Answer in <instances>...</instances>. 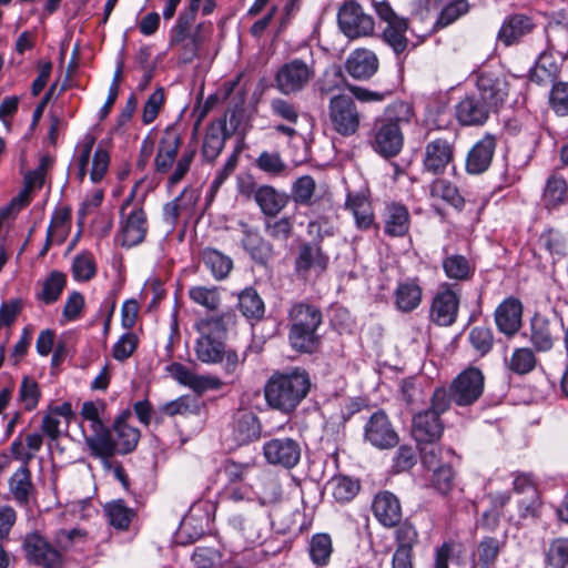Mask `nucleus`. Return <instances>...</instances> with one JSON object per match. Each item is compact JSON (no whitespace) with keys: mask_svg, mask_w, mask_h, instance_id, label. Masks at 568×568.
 I'll return each mask as SVG.
<instances>
[{"mask_svg":"<svg viewBox=\"0 0 568 568\" xmlns=\"http://www.w3.org/2000/svg\"><path fill=\"white\" fill-rule=\"evenodd\" d=\"M337 23L345 37L351 40L373 34L374 19L356 1H346L337 12Z\"/></svg>","mask_w":568,"mask_h":568,"instance_id":"obj_9","label":"nucleus"},{"mask_svg":"<svg viewBox=\"0 0 568 568\" xmlns=\"http://www.w3.org/2000/svg\"><path fill=\"white\" fill-rule=\"evenodd\" d=\"M248 464H241L233 459H226L220 465L216 471V481L221 484L222 488L242 484L248 473Z\"/></svg>","mask_w":568,"mask_h":568,"instance_id":"obj_43","label":"nucleus"},{"mask_svg":"<svg viewBox=\"0 0 568 568\" xmlns=\"http://www.w3.org/2000/svg\"><path fill=\"white\" fill-rule=\"evenodd\" d=\"M69 221L70 211L68 209H59L54 211L47 231L45 245L42 254L47 252L48 247L53 243L55 237H58L59 242L64 241Z\"/></svg>","mask_w":568,"mask_h":568,"instance_id":"obj_51","label":"nucleus"},{"mask_svg":"<svg viewBox=\"0 0 568 568\" xmlns=\"http://www.w3.org/2000/svg\"><path fill=\"white\" fill-rule=\"evenodd\" d=\"M22 548L29 564L41 568H62V550L54 547L45 537L37 531L27 534Z\"/></svg>","mask_w":568,"mask_h":568,"instance_id":"obj_10","label":"nucleus"},{"mask_svg":"<svg viewBox=\"0 0 568 568\" xmlns=\"http://www.w3.org/2000/svg\"><path fill=\"white\" fill-rule=\"evenodd\" d=\"M445 275L455 281H468L475 272L470 261L462 254L446 255L442 262Z\"/></svg>","mask_w":568,"mask_h":568,"instance_id":"obj_41","label":"nucleus"},{"mask_svg":"<svg viewBox=\"0 0 568 568\" xmlns=\"http://www.w3.org/2000/svg\"><path fill=\"white\" fill-rule=\"evenodd\" d=\"M468 10L469 4L466 0H454L443 8L435 26L445 28L466 14Z\"/></svg>","mask_w":568,"mask_h":568,"instance_id":"obj_62","label":"nucleus"},{"mask_svg":"<svg viewBox=\"0 0 568 568\" xmlns=\"http://www.w3.org/2000/svg\"><path fill=\"white\" fill-rule=\"evenodd\" d=\"M478 95L497 111L507 100L509 83L503 74L481 72L477 78Z\"/></svg>","mask_w":568,"mask_h":568,"instance_id":"obj_18","label":"nucleus"},{"mask_svg":"<svg viewBox=\"0 0 568 568\" xmlns=\"http://www.w3.org/2000/svg\"><path fill=\"white\" fill-rule=\"evenodd\" d=\"M241 226L243 248L255 262L265 264L273 255V245L260 234L257 229L251 227L246 223H241Z\"/></svg>","mask_w":568,"mask_h":568,"instance_id":"obj_27","label":"nucleus"},{"mask_svg":"<svg viewBox=\"0 0 568 568\" xmlns=\"http://www.w3.org/2000/svg\"><path fill=\"white\" fill-rule=\"evenodd\" d=\"M568 200V184L558 172H552L547 181L542 193V201L548 209L562 205Z\"/></svg>","mask_w":568,"mask_h":568,"instance_id":"obj_38","label":"nucleus"},{"mask_svg":"<svg viewBox=\"0 0 568 568\" xmlns=\"http://www.w3.org/2000/svg\"><path fill=\"white\" fill-rule=\"evenodd\" d=\"M448 397L445 387H436L429 399V407L413 416L412 434L419 444H434L443 435L444 423L442 415L448 407Z\"/></svg>","mask_w":568,"mask_h":568,"instance_id":"obj_4","label":"nucleus"},{"mask_svg":"<svg viewBox=\"0 0 568 568\" xmlns=\"http://www.w3.org/2000/svg\"><path fill=\"white\" fill-rule=\"evenodd\" d=\"M231 136L226 126V116L212 121L206 129L202 145V155L213 162L224 149L225 141Z\"/></svg>","mask_w":568,"mask_h":568,"instance_id":"obj_26","label":"nucleus"},{"mask_svg":"<svg viewBox=\"0 0 568 568\" xmlns=\"http://www.w3.org/2000/svg\"><path fill=\"white\" fill-rule=\"evenodd\" d=\"M182 139L175 129H166L160 140L158 153L154 160L158 173L168 172L178 155Z\"/></svg>","mask_w":568,"mask_h":568,"instance_id":"obj_28","label":"nucleus"},{"mask_svg":"<svg viewBox=\"0 0 568 568\" xmlns=\"http://www.w3.org/2000/svg\"><path fill=\"white\" fill-rule=\"evenodd\" d=\"M546 560L552 568H566L568 566V538L554 539L549 545Z\"/></svg>","mask_w":568,"mask_h":568,"instance_id":"obj_61","label":"nucleus"},{"mask_svg":"<svg viewBox=\"0 0 568 568\" xmlns=\"http://www.w3.org/2000/svg\"><path fill=\"white\" fill-rule=\"evenodd\" d=\"M149 223L142 203L132 206L128 213L120 214L118 239L122 246L133 247L141 244L148 234Z\"/></svg>","mask_w":568,"mask_h":568,"instance_id":"obj_13","label":"nucleus"},{"mask_svg":"<svg viewBox=\"0 0 568 568\" xmlns=\"http://www.w3.org/2000/svg\"><path fill=\"white\" fill-rule=\"evenodd\" d=\"M9 491L19 505L27 506L29 504L36 493L29 466L21 465L13 473L9 479Z\"/></svg>","mask_w":568,"mask_h":568,"instance_id":"obj_32","label":"nucleus"},{"mask_svg":"<svg viewBox=\"0 0 568 568\" xmlns=\"http://www.w3.org/2000/svg\"><path fill=\"white\" fill-rule=\"evenodd\" d=\"M468 341L479 356H485L493 348L494 334L489 327L475 326L468 334Z\"/></svg>","mask_w":568,"mask_h":568,"instance_id":"obj_56","label":"nucleus"},{"mask_svg":"<svg viewBox=\"0 0 568 568\" xmlns=\"http://www.w3.org/2000/svg\"><path fill=\"white\" fill-rule=\"evenodd\" d=\"M316 190L315 180L311 175L298 178L292 185V197L296 204L311 205Z\"/></svg>","mask_w":568,"mask_h":568,"instance_id":"obj_59","label":"nucleus"},{"mask_svg":"<svg viewBox=\"0 0 568 568\" xmlns=\"http://www.w3.org/2000/svg\"><path fill=\"white\" fill-rule=\"evenodd\" d=\"M97 264L93 255L89 252L78 254L73 258L72 274L74 280L87 282L95 276Z\"/></svg>","mask_w":568,"mask_h":568,"instance_id":"obj_57","label":"nucleus"},{"mask_svg":"<svg viewBox=\"0 0 568 568\" xmlns=\"http://www.w3.org/2000/svg\"><path fill=\"white\" fill-rule=\"evenodd\" d=\"M517 515L509 517L510 521L520 524L524 520H536L540 517L542 501L540 494L520 496L516 499Z\"/></svg>","mask_w":568,"mask_h":568,"instance_id":"obj_46","label":"nucleus"},{"mask_svg":"<svg viewBox=\"0 0 568 568\" xmlns=\"http://www.w3.org/2000/svg\"><path fill=\"white\" fill-rule=\"evenodd\" d=\"M429 194L434 199H440L457 210H462L465 200L456 185L445 179H435L429 186Z\"/></svg>","mask_w":568,"mask_h":568,"instance_id":"obj_44","label":"nucleus"},{"mask_svg":"<svg viewBox=\"0 0 568 568\" xmlns=\"http://www.w3.org/2000/svg\"><path fill=\"white\" fill-rule=\"evenodd\" d=\"M532 28L534 24L530 18L524 14H514L504 21L498 32V38L506 45H509L529 33Z\"/></svg>","mask_w":568,"mask_h":568,"instance_id":"obj_37","label":"nucleus"},{"mask_svg":"<svg viewBox=\"0 0 568 568\" xmlns=\"http://www.w3.org/2000/svg\"><path fill=\"white\" fill-rule=\"evenodd\" d=\"M329 257L322 250L318 241L302 242L297 247L294 260V272L301 278H308L311 274L322 275L328 266Z\"/></svg>","mask_w":568,"mask_h":568,"instance_id":"obj_11","label":"nucleus"},{"mask_svg":"<svg viewBox=\"0 0 568 568\" xmlns=\"http://www.w3.org/2000/svg\"><path fill=\"white\" fill-rule=\"evenodd\" d=\"M414 116V110L408 102L394 101L388 104L384 111V119L381 121L396 124L400 129L403 124L410 123Z\"/></svg>","mask_w":568,"mask_h":568,"instance_id":"obj_54","label":"nucleus"},{"mask_svg":"<svg viewBox=\"0 0 568 568\" xmlns=\"http://www.w3.org/2000/svg\"><path fill=\"white\" fill-rule=\"evenodd\" d=\"M454 143L444 138H437L425 145L423 169L433 175H442L449 165L454 164Z\"/></svg>","mask_w":568,"mask_h":568,"instance_id":"obj_16","label":"nucleus"},{"mask_svg":"<svg viewBox=\"0 0 568 568\" xmlns=\"http://www.w3.org/2000/svg\"><path fill=\"white\" fill-rule=\"evenodd\" d=\"M236 191L245 201H253L266 217H275L288 204L290 196L270 184H260L250 173L236 178Z\"/></svg>","mask_w":568,"mask_h":568,"instance_id":"obj_5","label":"nucleus"},{"mask_svg":"<svg viewBox=\"0 0 568 568\" xmlns=\"http://www.w3.org/2000/svg\"><path fill=\"white\" fill-rule=\"evenodd\" d=\"M333 552L332 538L328 534H315L308 542V554L314 565L326 566Z\"/></svg>","mask_w":568,"mask_h":568,"instance_id":"obj_48","label":"nucleus"},{"mask_svg":"<svg viewBox=\"0 0 568 568\" xmlns=\"http://www.w3.org/2000/svg\"><path fill=\"white\" fill-rule=\"evenodd\" d=\"M332 495L338 503L351 501L359 491L361 485L358 480H355L347 476H335L331 483Z\"/></svg>","mask_w":568,"mask_h":568,"instance_id":"obj_52","label":"nucleus"},{"mask_svg":"<svg viewBox=\"0 0 568 568\" xmlns=\"http://www.w3.org/2000/svg\"><path fill=\"white\" fill-rule=\"evenodd\" d=\"M373 514L385 527H395L402 520V507L398 498L390 491L378 493L372 504Z\"/></svg>","mask_w":568,"mask_h":568,"instance_id":"obj_22","label":"nucleus"},{"mask_svg":"<svg viewBox=\"0 0 568 568\" xmlns=\"http://www.w3.org/2000/svg\"><path fill=\"white\" fill-rule=\"evenodd\" d=\"M229 313L205 316L194 324L199 337L195 342L194 352L196 358L205 364L222 363L224 358V337L226 334L225 320Z\"/></svg>","mask_w":568,"mask_h":568,"instance_id":"obj_3","label":"nucleus"},{"mask_svg":"<svg viewBox=\"0 0 568 568\" xmlns=\"http://www.w3.org/2000/svg\"><path fill=\"white\" fill-rule=\"evenodd\" d=\"M189 297L193 303L211 312L216 311L221 304V295L216 287L192 286L189 290Z\"/></svg>","mask_w":568,"mask_h":568,"instance_id":"obj_53","label":"nucleus"},{"mask_svg":"<svg viewBox=\"0 0 568 568\" xmlns=\"http://www.w3.org/2000/svg\"><path fill=\"white\" fill-rule=\"evenodd\" d=\"M103 509L109 524L119 530H128L135 517V511L129 508L122 499L108 503Z\"/></svg>","mask_w":568,"mask_h":568,"instance_id":"obj_45","label":"nucleus"},{"mask_svg":"<svg viewBox=\"0 0 568 568\" xmlns=\"http://www.w3.org/2000/svg\"><path fill=\"white\" fill-rule=\"evenodd\" d=\"M537 365V357L532 349L529 347L516 348L509 361L507 367L509 371L517 375H526L535 369Z\"/></svg>","mask_w":568,"mask_h":568,"instance_id":"obj_50","label":"nucleus"},{"mask_svg":"<svg viewBox=\"0 0 568 568\" xmlns=\"http://www.w3.org/2000/svg\"><path fill=\"white\" fill-rule=\"evenodd\" d=\"M327 116L331 129L342 136L354 135L362 122V113L353 97L344 93L329 99Z\"/></svg>","mask_w":568,"mask_h":568,"instance_id":"obj_7","label":"nucleus"},{"mask_svg":"<svg viewBox=\"0 0 568 568\" xmlns=\"http://www.w3.org/2000/svg\"><path fill=\"white\" fill-rule=\"evenodd\" d=\"M262 521L251 513L235 514L229 519L232 528L250 545L257 544L263 538Z\"/></svg>","mask_w":568,"mask_h":568,"instance_id":"obj_34","label":"nucleus"},{"mask_svg":"<svg viewBox=\"0 0 568 568\" xmlns=\"http://www.w3.org/2000/svg\"><path fill=\"white\" fill-rule=\"evenodd\" d=\"M364 440L377 449L395 447L399 437L383 410L373 413L364 425Z\"/></svg>","mask_w":568,"mask_h":568,"instance_id":"obj_14","label":"nucleus"},{"mask_svg":"<svg viewBox=\"0 0 568 568\" xmlns=\"http://www.w3.org/2000/svg\"><path fill=\"white\" fill-rule=\"evenodd\" d=\"M529 341L537 352H548L554 347L555 337L548 318L540 315L531 318Z\"/></svg>","mask_w":568,"mask_h":568,"instance_id":"obj_35","label":"nucleus"},{"mask_svg":"<svg viewBox=\"0 0 568 568\" xmlns=\"http://www.w3.org/2000/svg\"><path fill=\"white\" fill-rule=\"evenodd\" d=\"M311 378L303 368L274 372L264 386L267 405L283 414L293 413L311 390Z\"/></svg>","mask_w":568,"mask_h":568,"instance_id":"obj_1","label":"nucleus"},{"mask_svg":"<svg viewBox=\"0 0 568 568\" xmlns=\"http://www.w3.org/2000/svg\"><path fill=\"white\" fill-rule=\"evenodd\" d=\"M346 207L352 211L358 229L367 230L374 222V213L368 199L359 193L347 195Z\"/></svg>","mask_w":568,"mask_h":568,"instance_id":"obj_40","label":"nucleus"},{"mask_svg":"<svg viewBox=\"0 0 568 568\" xmlns=\"http://www.w3.org/2000/svg\"><path fill=\"white\" fill-rule=\"evenodd\" d=\"M314 75V68L296 58L278 68L274 77V85L284 95L295 94L303 91Z\"/></svg>","mask_w":568,"mask_h":568,"instance_id":"obj_8","label":"nucleus"},{"mask_svg":"<svg viewBox=\"0 0 568 568\" xmlns=\"http://www.w3.org/2000/svg\"><path fill=\"white\" fill-rule=\"evenodd\" d=\"M254 165L262 172L272 176H278L286 170V163L283 161L280 152L276 151L261 152L260 155L255 159Z\"/></svg>","mask_w":568,"mask_h":568,"instance_id":"obj_55","label":"nucleus"},{"mask_svg":"<svg viewBox=\"0 0 568 568\" xmlns=\"http://www.w3.org/2000/svg\"><path fill=\"white\" fill-rule=\"evenodd\" d=\"M423 300V288L417 278H408L398 283L394 292V304L403 313L416 310Z\"/></svg>","mask_w":568,"mask_h":568,"instance_id":"obj_30","label":"nucleus"},{"mask_svg":"<svg viewBox=\"0 0 568 568\" xmlns=\"http://www.w3.org/2000/svg\"><path fill=\"white\" fill-rule=\"evenodd\" d=\"M383 230L390 237L405 236L410 227L408 209L398 202L386 204L383 213Z\"/></svg>","mask_w":568,"mask_h":568,"instance_id":"obj_24","label":"nucleus"},{"mask_svg":"<svg viewBox=\"0 0 568 568\" xmlns=\"http://www.w3.org/2000/svg\"><path fill=\"white\" fill-rule=\"evenodd\" d=\"M195 191L184 189L179 196L166 203L163 207V220L170 226H174L183 212L190 211L196 204Z\"/></svg>","mask_w":568,"mask_h":568,"instance_id":"obj_39","label":"nucleus"},{"mask_svg":"<svg viewBox=\"0 0 568 568\" xmlns=\"http://www.w3.org/2000/svg\"><path fill=\"white\" fill-rule=\"evenodd\" d=\"M459 303V294L449 284L440 285L430 303V322L438 326H452L457 321Z\"/></svg>","mask_w":568,"mask_h":568,"instance_id":"obj_12","label":"nucleus"},{"mask_svg":"<svg viewBox=\"0 0 568 568\" xmlns=\"http://www.w3.org/2000/svg\"><path fill=\"white\" fill-rule=\"evenodd\" d=\"M202 261L214 278L219 281L227 277L233 268V261L230 256L211 247L203 250Z\"/></svg>","mask_w":568,"mask_h":568,"instance_id":"obj_42","label":"nucleus"},{"mask_svg":"<svg viewBox=\"0 0 568 568\" xmlns=\"http://www.w3.org/2000/svg\"><path fill=\"white\" fill-rule=\"evenodd\" d=\"M549 102L557 114H568V82H556L552 84Z\"/></svg>","mask_w":568,"mask_h":568,"instance_id":"obj_64","label":"nucleus"},{"mask_svg":"<svg viewBox=\"0 0 568 568\" xmlns=\"http://www.w3.org/2000/svg\"><path fill=\"white\" fill-rule=\"evenodd\" d=\"M455 471L450 465L444 464L433 470L432 486L442 495L454 488Z\"/></svg>","mask_w":568,"mask_h":568,"instance_id":"obj_63","label":"nucleus"},{"mask_svg":"<svg viewBox=\"0 0 568 568\" xmlns=\"http://www.w3.org/2000/svg\"><path fill=\"white\" fill-rule=\"evenodd\" d=\"M131 416L130 410H124L114 422L113 429L116 434L118 454L126 455L132 453L140 440V430L126 423Z\"/></svg>","mask_w":568,"mask_h":568,"instance_id":"obj_31","label":"nucleus"},{"mask_svg":"<svg viewBox=\"0 0 568 568\" xmlns=\"http://www.w3.org/2000/svg\"><path fill=\"white\" fill-rule=\"evenodd\" d=\"M485 389V375L478 367L469 366L462 371L445 387L448 399V407L452 403L458 407H469L474 405L483 396Z\"/></svg>","mask_w":568,"mask_h":568,"instance_id":"obj_6","label":"nucleus"},{"mask_svg":"<svg viewBox=\"0 0 568 568\" xmlns=\"http://www.w3.org/2000/svg\"><path fill=\"white\" fill-rule=\"evenodd\" d=\"M523 304L516 297H507L495 311V323L499 332L514 336L521 327Z\"/></svg>","mask_w":568,"mask_h":568,"instance_id":"obj_21","label":"nucleus"},{"mask_svg":"<svg viewBox=\"0 0 568 568\" xmlns=\"http://www.w3.org/2000/svg\"><path fill=\"white\" fill-rule=\"evenodd\" d=\"M408 21L404 18L395 19V22L387 24L383 30V40L392 48L398 60L407 51L409 40L406 37Z\"/></svg>","mask_w":568,"mask_h":568,"instance_id":"obj_36","label":"nucleus"},{"mask_svg":"<svg viewBox=\"0 0 568 568\" xmlns=\"http://www.w3.org/2000/svg\"><path fill=\"white\" fill-rule=\"evenodd\" d=\"M494 111L478 94L466 95L455 106L456 119L462 125H483Z\"/></svg>","mask_w":568,"mask_h":568,"instance_id":"obj_20","label":"nucleus"},{"mask_svg":"<svg viewBox=\"0 0 568 568\" xmlns=\"http://www.w3.org/2000/svg\"><path fill=\"white\" fill-rule=\"evenodd\" d=\"M263 453L268 464L291 469L301 459L302 446L297 439L291 437L273 438L264 443Z\"/></svg>","mask_w":568,"mask_h":568,"instance_id":"obj_15","label":"nucleus"},{"mask_svg":"<svg viewBox=\"0 0 568 568\" xmlns=\"http://www.w3.org/2000/svg\"><path fill=\"white\" fill-rule=\"evenodd\" d=\"M396 549L392 558V568H414L413 548L418 542L415 527L404 523L395 530Z\"/></svg>","mask_w":568,"mask_h":568,"instance_id":"obj_19","label":"nucleus"},{"mask_svg":"<svg viewBox=\"0 0 568 568\" xmlns=\"http://www.w3.org/2000/svg\"><path fill=\"white\" fill-rule=\"evenodd\" d=\"M495 148V136L486 134L469 150L466 158V171L471 174L484 173L490 166Z\"/></svg>","mask_w":568,"mask_h":568,"instance_id":"obj_25","label":"nucleus"},{"mask_svg":"<svg viewBox=\"0 0 568 568\" xmlns=\"http://www.w3.org/2000/svg\"><path fill=\"white\" fill-rule=\"evenodd\" d=\"M288 342L301 353H313L321 345L318 328L323 323L322 311L310 303H293L287 312Z\"/></svg>","mask_w":568,"mask_h":568,"instance_id":"obj_2","label":"nucleus"},{"mask_svg":"<svg viewBox=\"0 0 568 568\" xmlns=\"http://www.w3.org/2000/svg\"><path fill=\"white\" fill-rule=\"evenodd\" d=\"M377 55L368 49H356L347 58L345 69L356 80H368L378 70Z\"/></svg>","mask_w":568,"mask_h":568,"instance_id":"obj_23","label":"nucleus"},{"mask_svg":"<svg viewBox=\"0 0 568 568\" xmlns=\"http://www.w3.org/2000/svg\"><path fill=\"white\" fill-rule=\"evenodd\" d=\"M65 284V274L52 271L43 281L41 291L37 293V298L45 304H52L59 300Z\"/></svg>","mask_w":568,"mask_h":568,"instance_id":"obj_49","label":"nucleus"},{"mask_svg":"<svg viewBox=\"0 0 568 568\" xmlns=\"http://www.w3.org/2000/svg\"><path fill=\"white\" fill-rule=\"evenodd\" d=\"M372 146L384 158L396 156L404 144L402 129L389 122L376 121L373 129Z\"/></svg>","mask_w":568,"mask_h":568,"instance_id":"obj_17","label":"nucleus"},{"mask_svg":"<svg viewBox=\"0 0 568 568\" xmlns=\"http://www.w3.org/2000/svg\"><path fill=\"white\" fill-rule=\"evenodd\" d=\"M93 434L85 437V444L92 456L108 460L118 454L115 439L105 426L92 428Z\"/></svg>","mask_w":568,"mask_h":568,"instance_id":"obj_33","label":"nucleus"},{"mask_svg":"<svg viewBox=\"0 0 568 568\" xmlns=\"http://www.w3.org/2000/svg\"><path fill=\"white\" fill-rule=\"evenodd\" d=\"M50 164V158L42 156L38 168L24 175V189L21 191V196L30 195L34 189L42 187L44 184L45 173Z\"/></svg>","mask_w":568,"mask_h":568,"instance_id":"obj_60","label":"nucleus"},{"mask_svg":"<svg viewBox=\"0 0 568 568\" xmlns=\"http://www.w3.org/2000/svg\"><path fill=\"white\" fill-rule=\"evenodd\" d=\"M501 542L494 537H485L477 547L478 564L481 568H493L499 555Z\"/></svg>","mask_w":568,"mask_h":568,"instance_id":"obj_58","label":"nucleus"},{"mask_svg":"<svg viewBox=\"0 0 568 568\" xmlns=\"http://www.w3.org/2000/svg\"><path fill=\"white\" fill-rule=\"evenodd\" d=\"M237 307L248 320H261L265 312L263 300L252 287H247L239 294Z\"/></svg>","mask_w":568,"mask_h":568,"instance_id":"obj_47","label":"nucleus"},{"mask_svg":"<svg viewBox=\"0 0 568 568\" xmlns=\"http://www.w3.org/2000/svg\"><path fill=\"white\" fill-rule=\"evenodd\" d=\"M233 438L240 445L248 444L260 438L261 424L253 412L239 410L233 417Z\"/></svg>","mask_w":568,"mask_h":568,"instance_id":"obj_29","label":"nucleus"}]
</instances>
